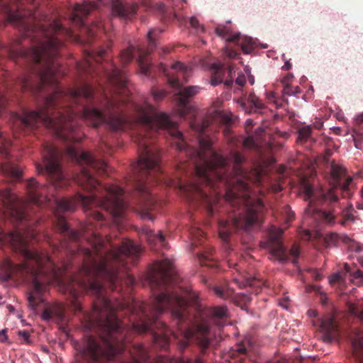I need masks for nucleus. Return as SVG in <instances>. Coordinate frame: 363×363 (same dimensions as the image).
Here are the masks:
<instances>
[{
  "mask_svg": "<svg viewBox=\"0 0 363 363\" xmlns=\"http://www.w3.org/2000/svg\"><path fill=\"white\" fill-rule=\"evenodd\" d=\"M346 175V169L345 172L335 179L331 177L333 180V186L325 190L321 189L316 191L311 185L306 183L304 186V194L306 200L309 201V206L306 209V213L311 216L315 220L321 222L323 224L333 226L339 223L345 226L349 222H354L357 219L355 216L357 211L352 205L338 212L335 208L330 210L319 209L313 206V203L318 202L320 204L333 205L337 202V187L344 191H349L350 185L352 182V177H347L345 180L342 179Z\"/></svg>",
  "mask_w": 363,
  "mask_h": 363,
  "instance_id": "nucleus-1",
  "label": "nucleus"
},
{
  "mask_svg": "<svg viewBox=\"0 0 363 363\" xmlns=\"http://www.w3.org/2000/svg\"><path fill=\"white\" fill-rule=\"evenodd\" d=\"M43 164H37L39 174H45L55 189H62L70 184V180L65 175L60 163V151L49 143L43 145L42 152Z\"/></svg>",
  "mask_w": 363,
  "mask_h": 363,
  "instance_id": "nucleus-2",
  "label": "nucleus"
},
{
  "mask_svg": "<svg viewBox=\"0 0 363 363\" xmlns=\"http://www.w3.org/2000/svg\"><path fill=\"white\" fill-rule=\"evenodd\" d=\"M98 6L99 5L94 1H84L82 4H76L71 13V23L79 28L82 33L87 35L88 43H91V40L98 33L104 30V28L101 22H95L91 26H86L85 23V17L91 11L96 9Z\"/></svg>",
  "mask_w": 363,
  "mask_h": 363,
  "instance_id": "nucleus-3",
  "label": "nucleus"
},
{
  "mask_svg": "<svg viewBox=\"0 0 363 363\" xmlns=\"http://www.w3.org/2000/svg\"><path fill=\"white\" fill-rule=\"evenodd\" d=\"M0 197L2 199L6 213L17 222L26 221L29 218L30 204L26 203L16 196L9 189L0 190Z\"/></svg>",
  "mask_w": 363,
  "mask_h": 363,
  "instance_id": "nucleus-4",
  "label": "nucleus"
},
{
  "mask_svg": "<svg viewBox=\"0 0 363 363\" xmlns=\"http://www.w3.org/2000/svg\"><path fill=\"white\" fill-rule=\"evenodd\" d=\"M159 69L167 76L168 83L176 88L181 87V81L187 82L191 74V69L180 62L172 64L169 69L160 64Z\"/></svg>",
  "mask_w": 363,
  "mask_h": 363,
  "instance_id": "nucleus-5",
  "label": "nucleus"
},
{
  "mask_svg": "<svg viewBox=\"0 0 363 363\" xmlns=\"http://www.w3.org/2000/svg\"><path fill=\"white\" fill-rule=\"evenodd\" d=\"M283 233L284 230L281 228L272 230L267 240L263 242V247L268 249L270 255L280 262L289 260L281 240Z\"/></svg>",
  "mask_w": 363,
  "mask_h": 363,
  "instance_id": "nucleus-6",
  "label": "nucleus"
},
{
  "mask_svg": "<svg viewBox=\"0 0 363 363\" xmlns=\"http://www.w3.org/2000/svg\"><path fill=\"white\" fill-rule=\"evenodd\" d=\"M26 190L28 202L38 206L46 207L50 205V200L46 196L48 189L40 185L34 178L26 182Z\"/></svg>",
  "mask_w": 363,
  "mask_h": 363,
  "instance_id": "nucleus-7",
  "label": "nucleus"
},
{
  "mask_svg": "<svg viewBox=\"0 0 363 363\" xmlns=\"http://www.w3.org/2000/svg\"><path fill=\"white\" fill-rule=\"evenodd\" d=\"M347 277L351 282L357 286L363 284V272L360 269H356L354 267H353L347 263L344 264L340 271L331 275L329 281L330 284H343Z\"/></svg>",
  "mask_w": 363,
  "mask_h": 363,
  "instance_id": "nucleus-8",
  "label": "nucleus"
},
{
  "mask_svg": "<svg viewBox=\"0 0 363 363\" xmlns=\"http://www.w3.org/2000/svg\"><path fill=\"white\" fill-rule=\"evenodd\" d=\"M200 88L197 86H189L177 94L179 113L182 117H186L189 113L194 112L189 104L188 99L199 93Z\"/></svg>",
  "mask_w": 363,
  "mask_h": 363,
  "instance_id": "nucleus-9",
  "label": "nucleus"
},
{
  "mask_svg": "<svg viewBox=\"0 0 363 363\" xmlns=\"http://www.w3.org/2000/svg\"><path fill=\"white\" fill-rule=\"evenodd\" d=\"M111 10L113 14L121 20H131L137 13L138 5L122 0H112Z\"/></svg>",
  "mask_w": 363,
  "mask_h": 363,
  "instance_id": "nucleus-10",
  "label": "nucleus"
},
{
  "mask_svg": "<svg viewBox=\"0 0 363 363\" xmlns=\"http://www.w3.org/2000/svg\"><path fill=\"white\" fill-rule=\"evenodd\" d=\"M234 66L229 65L227 67L228 77L223 81L225 74L224 66L221 64H214L212 66L211 81V83L213 86L223 82L227 87H231L233 84V74H235Z\"/></svg>",
  "mask_w": 363,
  "mask_h": 363,
  "instance_id": "nucleus-11",
  "label": "nucleus"
},
{
  "mask_svg": "<svg viewBox=\"0 0 363 363\" xmlns=\"http://www.w3.org/2000/svg\"><path fill=\"white\" fill-rule=\"evenodd\" d=\"M320 328L323 333V340L331 342L335 340L338 335V325L332 315H327L320 320Z\"/></svg>",
  "mask_w": 363,
  "mask_h": 363,
  "instance_id": "nucleus-12",
  "label": "nucleus"
},
{
  "mask_svg": "<svg viewBox=\"0 0 363 363\" xmlns=\"http://www.w3.org/2000/svg\"><path fill=\"white\" fill-rule=\"evenodd\" d=\"M65 304L57 303L46 307L41 316L46 321L62 322L65 320Z\"/></svg>",
  "mask_w": 363,
  "mask_h": 363,
  "instance_id": "nucleus-13",
  "label": "nucleus"
},
{
  "mask_svg": "<svg viewBox=\"0 0 363 363\" xmlns=\"http://www.w3.org/2000/svg\"><path fill=\"white\" fill-rule=\"evenodd\" d=\"M332 155L333 150H326L322 157V161L326 165V168L330 174V177L337 179L344 174L345 167L336 163L334 160H330Z\"/></svg>",
  "mask_w": 363,
  "mask_h": 363,
  "instance_id": "nucleus-14",
  "label": "nucleus"
},
{
  "mask_svg": "<svg viewBox=\"0 0 363 363\" xmlns=\"http://www.w3.org/2000/svg\"><path fill=\"white\" fill-rule=\"evenodd\" d=\"M141 235L144 236L150 245L160 244L161 246L165 247V238L161 231L155 233L149 227L145 226L141 230Z\"/></svg>",
  "mask_w": 363,
  "mask_h": 363,
  "instance_id": "nucleus-15",
  "label": "nucleus"
},
{
  "mask_svg": "<svg viewBox=\"0 0 363 363\" xmlns=\"http://www.w3.org/2000/svg\"><path fill=\"white\" fill-rule=\"evenodd\" d=\"M353 354L359 361L363 363V333L356 331L351 337Z\"/></svg>",
  "mask_w": 363,
  "mask_h": 363,
  "instance_id": "nucleus-16",
  "label": "nucleus"
},
{
  "mask_svg": "<svg viewBox=\"0 0 363 363\" xmlns=\"http://www.w3.org/2000/svg\"><path fill=\"white\" fill-rule=\"evenodd\" d=\"M0 171L5 175L14 179L21 177L22 171L21 168L11 162H6L0 166Z\"/></svg>",
  "mask_w": 363,
  "mask_h": 363,
  "instance_id": "nucleus-17",
  "label": "nucleus"
},
{
  "mask_svg": "<svg viewBox=\"0 0 363 363\" xmlns=\"http://www.w3.org/2000/svg\"><path fill=\"white\" fill-rule=\"evenodd\" d=\"M138 58L137 60L141 72L145 75H149L151 70V64L147 60L148 52L143 48H138Z\"/></svg>",
  "mask_w": 363,
  "mask_h": 363,
  "instance_id": "nucleus-18",
  "label": "nucleus"
},
{
  "mask_svg": "<svg viewBox=\"0 0 363 363\" xmlns=\"http://www.w3.org/2000/svg\"><path fill=\"white\" fill-rule=\"evenodd\" d=\"M212 252L213 250L211 247H206L203 252H199L197 253L198 259L201 265L210 267L216 266L217 264L212 257Z\"/></svg>",
  "mask_w": 363,
  "mask_h": 363,
  "instance_id": "nucleus-19",
  "label": "nucleus"
},
{
  "mask_svg": "<svg viewBox=\"0 0 363 363\" xmlns=\"http://www.w3.org/2000/svg\"><path fill=\"white\" fill-rule=\"evenodd\" d=\"M314 142V139L312 136V126L306 125L300 128L298 130V138L296 143L299 145L306 144L308 143H311Z\"/></svg>",
  "mask_w": 363,
  "mask_h": 363,
  "instance_id": "nucleus-20",
  "label": "nucleus"
},
{
  "mask_svg": "<svg viewBox=\"0 0 363 363\" xmlns=\"http://www.w3.org/2000/svg\"><path fill=\"white\" fill-rule=\"evenodd\" d=\"M345 235H339L336 233L325 234L323 237V245L326 248L337 247L340 242H342V237Z\"/></svg>",
  "mask_w": 363,
  "mask_h": 363,
  "instance_id": "nucleus-21",
  "label": "nucleus"
},
{
  "mask_svg": "<svg viewBox=\"0 0 363 363\" xmlns=\"http://www.w3.org/2000/svg\"><path fill=\"white\" fill-rule=\"evenodd\" d=\"M215 294L223 299H228L233 296L234 294V289L229 284L223 286H215L213 287Z\"/></svg>",
  "mask_w": 363,
  "mask_h": 363,
  "instance_id": "nucleus-22",
  "label": "nucleus"
},
{
  "mask_svg": "<svg viewBox=\"0 0 363 363\" xmlns=\"http://www.w3.org/2000/svg\"><path fill=\"white\" fill-rule=\"evenodd\" d=\"M216 34L229 42H235L240 38V34L232 35L228 28L225 26H218L216 28Z\"/></svg>",
  "mask_w": 363,
  "mask_h": 363,
  "instance_id": "nucleus-23",
  "label": "nucleus"
},
{
  "mask_svg": "<svg viewBox=\"0 0 363 363\" xmlns=\"http://www.w3.org/2000/svg\"><path fill=\"white\" fill-rule=\"evenodd\" d=\"M235 43L240 44L241 49L242 52L245 54H249L251 52V50L254 48V44L252 38H241L240 36L239 39Z\"/></svg>",
  "mask_w": 363,
  "mask_h": 363,
  "instance_id": "nucleus-24",
  "label": "nucleus"
},
{
  "mask_svg": "<svg viewBox=\"0 0 363 363\" xmlns=\"http://www.w3.org/2000/svg\"><path fill=\"white\" fill-rule=\"evenodd\" d=\"M233 281L237 284L239 287H246L247 286H259L262 284V281L260 280H257L255 278L252 277H247L245 279V280H240L237 278H235L233 279Z\"/></svg>",
  "mask_w": 363,
  "mask_h": 363,
  "instance_id": "nucleus-25",
  "label": "nucleus"
},
{
  "mask_svg": "<svg viewBox=\"0 0 363 363\" xmlns=\"http://www.w3.org/2000/svg\"><path fill=\"white\" fill-rule=\"evenodd\" d=\"M135 47L133 45H130L128 48L123 50L121 51L120 54V60L123 65L128 64L132 61L133 58V51L135 50Z\"/></svg>",
  "mask_w": 363,
  "mask_h": 363,
  "instance_id": "nucleus-26",
  "label": "nucleus"
},
{
  "mask_svg": "<svg viewBox=\"0 0 363 363\" xmlns=\"http://www.w3.org/2000/svg\"><path fill=\"white\" fill-rule=\"evenodd\" d=\"M342 243L345 244L351 251L359 252L362 250L359 243L346 235L342 237Z\"/></svg>",
  "mask_w": 363,
  "mask_h": 363,
  "instance_id": "nucleus-27",
  "label": "nucleus"
},
{
  "mask_svg": "<svg viewBox=\"0 0 363 363\" xmlns=\"http://www.w3.org/2000/svg\"><path fill=\"white\" fill-rule=\"evenodd\" d=\"M247 101L253 106L255 111L262 110L265 108L264 104L254 93H250L247 97Z\"/></svg>",
  "mask_w": 363,
  "mask_h": 363,
  "instance_id": "nucleus-28",
  "label": "nucleus"
},
{
  "mask_svg": "<svg viewBox=\"0 0 363 363\" xmlns=\"http://www.w3.org/2000/svg\"><path fill=\"white\" fill-rule=\"evenodd\" d=\"M349 309L351 313L363 320V299L359 301L356 305H350Z\"/></svg>",
  "mask_w": 363,
  "mask_h": 363,
  "instance_id": "nucleus-29",
  "label": "nucleus"
},
{
  "mask_svg": "<svg viewBox=\"0 0 363 363\" xmlns=\"http://www.w3.org/2000/svg\"><path fill=\"white\" fill-rule=\"evenodd\" d=\"M9 145L10 142L4 139L2 137L1 133L0 132V154H1L5 157H9Z\"/></svg>",
  "mask_w": 363,
  "mask_h": 363,
  "instance_id": "nucleus-30",
  "label": "nucleus"
},
{
  "mask_svg": "<svg viewBox=\"0 0 363 363\" xmlns=\"http://www.w3.org/2000/svg\"><path fill=\"white\" fill-rule=\"evenodd\" d=\"M162 30H157V29H152L150 30L147 33V38H148V49L150 50H152L155 47V38L156 36V33H160Z\"/></svg>",
  "mask_w": 363,
  "mask_h": 363,
  "instance_id": "nucleus-31",
  "label": "nucleus"
},
{
  "mask_svg": "<svg viewBox=\"0 0 363 363\" xmlns=\"http://www.w3.org/2000/svg\"><path fill=\"white\" fill-rule=\"evenodd\" d=\"M300 255V250L297 245L294 244L292 245L289 250V255L292 257V263L294 265L298 264V257Z\"/></svg>",
  "mask_w": 363,
  "mask_h": 363,
  "instance_id": "nucleus-32",
  "label": "nucleus"
},
{
  "mask_svg": "<svg viewBox=\"0 0 363 363\" xmlns=\"http://www.w3.org/2000/svg\"><path fill=\"white\" fill-rule=\"evenodd\" d=\"M151 91L154 100L157 102L162 100L167 96V92L164 90L152 89Z\"/></svg>",
  "mask_w": 363,
  "mask_h": 363,
  "instance_id": "nucleus-33",
  "label": "nucleus"
},
{
  "mask_svg": "<svg viewBox=\"0 0 363 363\" xmlns=\"http://www.w3.org/2000/svg\"><path fill=\"white\" fill-rule=\"evenodd\" d=\"M301 90L298 86H292L290 84L284 85L283 93L285 95L291 96L300 93Z\"/></svg>",
  "mask_w": 363,
  "mask_h": 363,
  "instance_id": "nucleus-34",
  "label": "nucleus"
},
{
  "mask_svg": "<svg viewBox=\"0 0 363 363\" xmlns=\"http://www.w3.org/2000/svg\"><path fill=\"white\" fill-rule=\"evenodd\" d=\"M193 235L195 237V239L192 242V245L196 246L198 245V242H200L199 237L203 236V232L200 229H194L192 232Z\"/></svg>",
  "mask_w": 363,
  "mask_h": 363,
  "instance_id": "nucleus-35",
  "label": "nucleus"
},
{
  "mask_svg": "<svg viewBox=\"0 0 363 363\" xmlns=\"http://www.w3.org/2000/svg\"><path fill=\"white\" fill-rule=\"evenodd\" d=\"M246 82L245 76L243 74H240L235 79V84L240 86H244Z\"/></svg>",
  "mask_w": 363,
  "mask_h": 363,
  "instance_id": "nucleus-36",
  "label": "nucleus"
},
{
  "mask_svg": "<svg viewBox=\"0 0 363 363\" xmlns=\"http://www.w3.org/2000/svg\"><path fill=\"white\" fill-rule=\"evenodd\" d=\"M179 363H203L200 358H197L195 360L182 358L179 359Z\"/></svg>",
  "mask_w": 363,
  "mask_h": 363,
  "instance_id": "nucleus-37",
  "label": "nucleus"
},
{
  "mask_svg": "<svg viewBox=\"0 0 363 363\" xmlns=\"http://www.w3.org/2000/svg\"><path fill=\"white\" fill-rule=\"evenodd\" d=\"M7 329H3L0 330V342H5L8 340V337L6 335Z\"/></svg>",
  "mask_w": 363,
  "mask_h": 363,
  "instance_id": "nucleus-38",
  "label": "nucleus"
},
{
  "mask_svg": "<svg viewBox=\"0 0 363 363\" xmlns=\"http://www.w3.org/2000/svg\"><path fill=\"white\" fill-rule=\"evenodd\" d=\"M294 76L292 74H287L282 79L281 83L284 85L289 84V82L292 80Z\"/></svg>",
  "mask_w": 363,
  "mask_h": 363,
  "instance_id": "nucleus-39",
  "label": "nucleus"
},
{
  "mask_svg": "<svg viewBox=\"0 0 363 363\" xmlns=\"http://www.w3.org/2000/svg\"><path fill=\"white\" fill-rule=\"evenodd\" d=\"M189 23L190 25L196 29L198 28L199 26V21L195 17H191L189 20Z\"/></svg>",
  "mask_w": 363,
  "mask_h": 363,
  "instance_id": "nucleus-40",
  "label": "nucleus"
},
{
  "mask_svg": "<svg viewBox=\"0 0 363 363\" xmlns=\"http://www.w3.org/2000/svg\"><path fill=\"white\" fill-rule=\"evenodd\" d=\"M18 334L21 337H22L23 338V340L26 342H28V340H29V337H30V335L29 333L26 331V330H23V331H19L18 332Z\"/></svg>",
  "mask_w": 363,
  "mask_h": 363,
  "instance_id": "nucleus-41",
  "label": "nucleus"
},
{
  "mask_svg": "<svg viewBox=\"0 0 363 363\" xmlns=\"http://www.w3.org/2000/svg\"><path fill=\"white\" fill-rule=\"evenodd\" d=\"M284 210L286 211V213H288V218H287V220L288 221H290L291 220L294 219V213H292V212H289V210H290V208L289 206H285L284 207Z\"/></svg>",
  "mask_w": 363,
  "mask_h": 363,
  "instance_id": "nucleus-42",
  "label": "nucleus"
},
{
  "mask_svg": "<svg viewBox=\"0 0 363 363\" xmlns=\"http://www.w3.org/2000/svg\"><path fill=\"white\" fill-rule=\"evenodd\" d=\"M247 349L243 345H239L237 346L236 352L240 354H245L246 353Z\"/></svg>",
  "mask_w": 363,
  "mask_h": 363,
  "instance_id": "nucleus-43",
  "label": "nucleus"
},
{
  "mask_svg": "<svg viewBox=\"0 0 363 363\" xmlns=\"http://www.w3.org/2000/svg\"><path fill=\"white\" fill-rule=\"evenodd\" d=\"M312 274L317 281H319L323 278V276L316 269L312 270Z\"/></svg>",
  "mask_w": 363,
  "mask_h": 363,
  "instance_id": "nucleus-44",
  "label": "nucleus"
},
{
  "mask_svg": "<svg viewBox=\"0 0 363 363\" xmlns=\"http://www.w3.org/2000/svg\"><path fill=\"white\" fill-rule=\"evenodd\" d=\"M307 313L309 317L316 318L318 316V312L314 309H309Z\"/></svg>",
  "mask_w": 363,
  "mask_h": 363,
  "instance_id": "nucleus-45",
  "label": "nucleus"
},
{
  "mask_svg": "<svg viewBox=\"0 0 363 363\" xmlns=\"http://www.w3.org/2000/svg\"><path fill=\"white\" fill-rule=\"evenodd\" d=\"M254 173H255V178H254L253 182H255V183L259 182V173L257 171H255Z\"/></svg>",
  "mask_w": 363,
  "mask_h": 363,
  "instance_id": "nucleus-46",
  "label": "nucleus"
},
{
  "mask_svg": "<svg viewBox=\"0 0 363 363\" xmlns=\"http://www.w3.org/2000/svg\"><path fill=\"white\" fill-rule=\"evenodd\" d=\"M288 301V298L283 299L282 301H280L279 304L283 306L284 308H287L288 306L286 304V302Z\"/></svg>",
  "mask_w": 363,
  "mask_h": 363,
  "instance_id": "nucleus-47",
  "label": "nucleus"
},
{
  "mask_svg": "<svg viewBox=\"0 0 363 363\" xmlns=\"http://www.w3.org/2000/svg\"><path fill=\"white\" fill-rule=\"evenodd\" d=\"M291 67V65L289 62H286L284 64V65L283 66V69H285L286 70L290 69Z\"/></svg>",
  "mask_w": 363,
  "mask_h": 363,
  "instance_id": "nucleus-48",
  "label": "nucleus"
},
{
  "mask_svg": "<svg viewBox=\"0 0 363 363\" xmlns=\"http://www.w3.org/2000/svg\"><path fill=\"white\" fill-rule=\"evenodd\" d=\"M223 121L225 123H231V119L229 116H225L224 118H223Z\"/></svg>",
  "mask_w": 363,
  "mask_h": 363,
  "instance_id": "nucleus-49",
  "label": "nucleus"
},
{
  "mask_svg": "<svg viewBox=\"0 0 363 363\" xmlns=\"http://www.w3.org/2000/svg\"><path fill=\"white\" fill-rule=\"evenodd\" d=\"M239 103L240 104L241 106L243 108H245V102L243 101L242 99H240L239 100Z\"/></svg>",
  "mask_w": 363,
  "mask_h": 363,
  "instance_id": "nucleus-50",
  "label": "nucleus"
},
{
  "mask_svg": "<svg viewBox=\"0 0 363 363\" xmlns=\"http://www.w3.org/2000/svg\"><path fill=\"white\" fill-rule=\"evenodd\" d=\"M228 55L230 57H234L236 55V53L234 51H230L229 52Z\"/></svg>",
  "mask_w": 363,
  "mask_h": 363,
  "instance_id": "nucleus-51",
  "label": "nucleus"
},
{
  "mask_svg": "<svg viewBox=\"0 0 363 363\" xmlns=\"http://www.w3.org/2000/svg\"><path fill=\"white\" fill-rule=\"evenodd\" d=\"M357 208H358V209H363V203H358L357 205Z\"/></svg>",
  "mask_w": 363,
  "mask_h": 363,
  "instance_id": "nucleus-52",
  "label": "nucleus"
},
{
  "mask_svg": "<svg viewBox=\"0 0 363 363\" xmlns=\"http://www.w3.org/2000/svg\"><path fill=\"white\" fill-rule=\"evenodd\" d=\"M254 82H255V79H254V78H253V77H252V78H250V84H254Z\"/></svg>",
  "mask_w": 363,
  "mask_h": 363,
  "instance_id": "nucleus-53",
  "label": "nucleus"
},
{
  "mask_svg": "<svg viewBox=\"0 0 363 363\" xmlns=\"http://www.w3.org/2000/svg\"><path fill=\"white\" fill-rule=\"evenodd\" d=\"M323 124L320 123L318 125H316L317 128H320Z\"/></svg>",
  "mask_w": 363,
  "mask_h": 363,
  "instance_id": "nucleus-54",
  "label": "nucleus"
},
{
  "mask_svg": "<svg viewBox=\"0 0 363 363\" xmlns=\"http://www.w3.org/2000/svg\"><path fill=\"white\" fill-rule=\"evenodd\" d=\"M326 303H327V298H325V299H323V303L326 304Z\"/></svg>",
  "mask_w": 363,
  "mask_h": 363,
  "instance_id": "nucleus-55",
  "label": "nucleus"
},
{
  "mask_svg": "<svg viewBox=\"0 0 363 363\" xmlns=\"http://www.w3.org/2000/svg\"><path fill=\"white\" fill-rule=\"evenodd\" d=\"M268 363H285V362H281V361H277L276 362H268Z\"/></svg>",
  "mask_w": 363,
  "mask_h": 363,
  "instance_id": "nucleus-56",
  "label": "nucleus"
},
{
  "mask_svg": "<svg viewBox=\"0 0 363 363\" xmlns=\"http://www.w3.org/2000/svg\"><path fill=\"white\" fill-rule=\"evenodd\" d=\"M361 194H362V198H363V187L362 188Z\"/></svg>",
  "mask_w": 363,
  "mask_h": 363,
  "instance_id": "nucleus-57",
  "label": "nucleus"
},
{
  "mask_svg": "<svg viewBox=\"0 0 363 363\" xmlns=\"http://www.w3.org/2000/svg\"><path fill=\"white\" fill-rule=\"evenodd\" d=\"M255 293H256V294H258V293H259L258 289H255Z\"/></svg>",
  "mask_w": 363,
  "mask_h": 363,
  "instance_id": "nucleus-58",
  "label": "nucleus"
},
{
  "mask_svg": "<svg viewBox=\"0 0 363 363\" xmlns=\"http://www.w3.org/2000/svg\"><path fill=\"white\" fill-rule=\"evenodd\" d=\"M101 0H98V1H101Z\"/></svg>",
  "mask_w": 363,
  "mask_h": 363,
  "instance_id": "nucleus-59",
  "label": "nucleus"
}]
</instances>
